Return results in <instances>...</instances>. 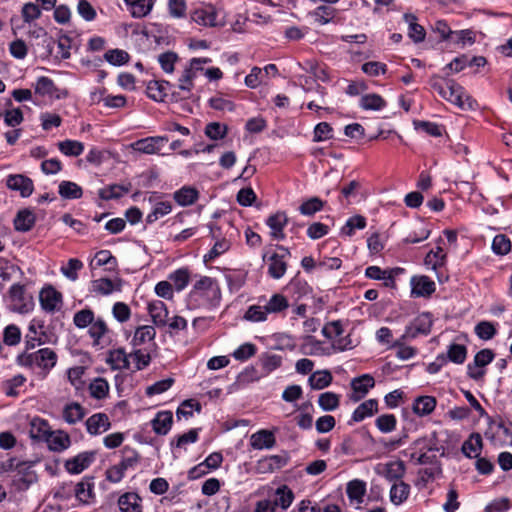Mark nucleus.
Instances as JSON below:
<instances>
[{
    "label": "nucleus",
    "mask_w": 512,
    "mask_h": 512,
    "mask_svg": "<svg viewBox=\"0 0 512 512\" xmlns=\"http://www.w3.org/2000/svg\"><path fill=\"white\" fill-rule=\"evenodd\" d=\"M332 374L328 370L316 371L308 379L309 385L314 390H322L332 382Z\"/></svg>",
    "instance_id": "35"
},
{
    "label": "nucleus",
    "mask_w": 512,
    "mask_h": 512,
    "mask_svg": "<svg viewBox=\"0 0 512 512\" xmlns=\"http://www.w3.org/2000/svg\"><path fill=\"white\" fill-rule=\"evenodd\" d=\"M96 453L84 451L65 461V469L70 474H79L87 469L95 460Z\"/></svg>",
    "instance_id": "10"
},
{
    "label": "nucleus",
    "mask_w": 512,
    "mask_h": 512,
    "mask_svg": "<svg viewBox=\"0 0 512 512\" xmlns=\"http://www.w3.org/2000/svg\"><path fill=\"white\" fill-rule=\"evenodd\" d=\"M58 149L66 156H79L84 151V145L80 141L76 140H65L58 144Z\"/></svg>",
    "instance_id": "46"
},
{
    "label": "nucleus",
    "mask_w": 512,
    "mask_h": 512,
    "mask_svg": "<svg viewBox=\"0 0 512 512\" xmlns=\"http://www.w3.org/2000/svg\"><path fill=\"white\" fill-rule=\"evenodd\" d=\"M85 425L89 434L98 435L107 431L111 423L105 413H96L86 420Z\"/></svg>",
    "instance_id": "14"
},
{
    "label": "nucleus",
    "mask_w": 512,
    "mask_h": 512,
    "mask_svg": "<svg viewBox=\"0 0 512 512\" xmlns=\"http://www.w3.org/2000/svg\"><path fill=\"white\" fill-rule=\"evenodd\" d=\"M29 433L33 439L46 440L51 433L50 426L46 420L40 417H34L30 421Z\"/></svg>",
    "instance_id": "25"
},
{
    "label": "nucleus",
    "mask_w": 512,
    "mask_h": 512,
    "mask_svg": "<svg viewBox=\"0 0 512 512\" xmlns=\"http://www.w3.org/2000/svg\"><path fill=\"white\" fill-rule=\"evenodd\" d=\"M276 444L274 432L261 429L250 436V445L255 450L271 449Z\"/></svg>",
    "instance_id": "13"
},
{
    "label": "nucleus",
    "mask_w": 512,
    "mask_h": 512,
    "mask_svg": "<svg viewBox=\"0 0 512 512\" xmlns=\"http://www.w3.org/2000/svg\"><path fill=\"white\" fill-rule=\"evenodd\" d=\"M35 223V216L29 210L19 211L14 219V226L17 231L27 232Z\"/></svg>",
    "instance_id": "38"
},
{
    "label": "nucleus",
    "mask_w": 512,
    "mask_h": 512,
    "mask_svg": "<svg viewBox=\"0 0 512 512\" xmlns=\"http://www.w3.org/2000/svg\"><path fill=\"white\" fill-rule=\"evenodd\" d=\"M58 192L63 199H79L83 194L82 188L72 181L60 182Z\"/></svg>",
    "instance_id": "36"
},
{
    "label": "nucleus",
    "mask_w": 512,
    "mask_h": 512,
    "mask_svg": "<svg viewBox=\"0 0 512 512\" xmlns=\"http://www.w3.org/2000/svg\"><path fill=\"white\" fill-rule=\"evenodd\" d=\"M168 141L167 136H150L131 143L130 147L132 150L143 154H160Z\"/></svg>",
    "instance_id": "5"
},
{
    "label": "nucleus",
    "mask_w": 512,
    "mask_h": 512,
    "mask_svg": "<svg viewBox=\"0 0 512 512\" xmlns=\"http://www.w3.org/2000/svg\"><path fill=\"white\" fill-rule=\"evenodd\" d=\"M85 414V409L77 402L67 404L63 409V419L68 424H75L81 421Z\"/></svg>",
    "instance_id": "32"
},
{
    "label": "nucleus",
    "mask_w": 512,
    "mask_h": 512,
    "mask_svg": "<svg viewBox=\"0 0 512 512\" xmlns=\"http://www.w3.org/2000/svg\"><path fill=\"white\" fill-rule=\"evenodd\" d=\"M108 332V327L102 318H97L89 326V335L94 345H99L101 338Z\"/></svg>",
    "instance_id": "48"
},
{
    "label": "nucleus",
    "mask_w": 512,
    "mask_h": 512,
    "mask_svg": "<svg viewBox=\"0 0 512 512\" xmlns=\"http://www.w3.org/2000/svg\"><path fill=\"white\" fill-rule=\"evenodd\" d=\"M107 363L113 370H124L130 366V357L123 348L109 351Z\"/></svg>",
    "instance_id": "22"
},
{
    "label": "nucleus",
    "mask_w": 512,
    "mask_h": 512,
    "mask_svg": "<svg viewBox=\"0 0 512 512\" xmlns=\"http://www.w3.org/2000/svg\"><path fill=\"white\" fill-rule=\"evenodd\" d=\"M89 391L92 397L96 399H103L109 392V384L103 378H96L89 386Z\"/></svg>",
    "instance_id": "57"
},
{
    "label": "nucleus",
    "mask_w": 512,
    "mask_h": 512,
    "mask_svg": "<svg viewBox=\"0 0 512 512\" xmlns=\"http://www.w3.org/2000/svg\"><path fill=\"white\" fill-rule=\"evenodd\" d=\"M282 358L276 354H267L261 357L260 364L262 366V374L257 376L256 379H259L261 376L267 375L272 371L276 370L281 366Z\"/></svg>",
    "instance_id": "43"
},
{
    "label": "nucleus",
    "mask_w": 512,
    "mask_h": 512,
    "mask_svg": "<svg viewBox=\"0 0 512 512\" xmlns=\"http://www.w3.org/2000/svg\"><path fill=\"white\" fill-rule=\"evenodd\" d=\"M120 290H121L120 280L118 281L117 284H115L112 280H110L108 278H99V279L93 280L91 283V291L96 294L103 295V296L110 295L111 293H113V291H120Z\"/></svg>",
    "instance_id": "24"
},
{
    "label": "nucleus",
    "mask_w": 512,
    "mask_h": 512,
    "mask_svg": "<svg viewBox=\"0 0 512 512\" xmlns=\"http://www.w3.org/2000/svg\"><path fill=\"white\" fill-rule=\"evenodd\" d=\"M492 250L497 255H506L511 251V241L504 234H498L492 241Z\"/></svg>",
    "instance_id": "55"
},
{
    "label": "nucleus",
    "mask_w": 512,
    "mask_h": 512,
    "mask_svg": "<svg viewBox=\"0 0 512 512\" xmlns=\"http://www.w3.org/2000/svg\"><path fill=\"white\" fill-rule=\"evenodd\" d=\"M45 441L47 442L49 449L54 452H62L71 444L69 435L60 430L51 432Z\"/></svg>",
    "instance_id": "21"
},
{
    "label": "nucleus",
    "mask_w": 512,
    "mask_h": 512,
    "mask_svg": "<svg viewBox=\"0 0 512 512\" xmlns=\"http://www.w3.org/2000/svg\"><path fill=\"white\" fill-rule=\"evenodd\" d=\"M323 201L318 197H312L299 206V212L304 216H313L316 212L322 210Z\"/></svg>",
    "instance_id": "56"
},
{
    "label": "nucleus",
    "mask_w": 512,
    "mask_h": 512,
    "mask_svg": "<svg viewBox=\"0 0 512 512\" xmlns=\"http://www.w3.org/2000/svg\"><path fill=\"white\" fill-rule=\"evenodd\" d=\"M9 297L13 305L20 311L25 305V287L21 284H13L9 289Z\"/></svg>",
    "instance_id": "62"
},
{
    "label": "nucleus",
    "mask_w": 512,
    "mask_h": 512,
    "mask_svg": "<svg viewBox=\"0 0 512 512\" xmlns=\"http://www.w3.org/2000/svg\"><path fill=\"white\" fill-rule=\"evenodd\" d=\"M277 248L282 251V254L273 253L269 257V267H268V274L273 279H280L283 277L287 270V262L285 258L287 256H290V251L288 248L278 245Z\"/></svg>",
    "instance_id": "7"
},
{
    "label": "nucleus",
    "mask_w": 512,
    "mask_h": 512,
    "mask_svg": "<svg viewBox=\"0 0 512 512\" xmlns=\"http://www.w3.org/2000/svg\"><path fill=\"white\" fill-rule=\"evenodd\" d=\"M117 503L121 512H142V499L135 492L122 494Z\"/></svg>",
    "instance_id": "15"
},
{
    "label": "nucleus",
    "mask_w": 512,
    "mask_h": 512,
    "mask_svg": "<svg viewBox=\"0 0 512 512\" xmlns=\"http://www.w3.org/2000/svg\"><path fill=\"white\" fill-rule=\"evenodd\" d=\"M83 268V263L76 258L68 260L66 266L61 267L62 274L71 281H76L78 278V271Z\"/></svg>",
    "instance_id": "60"
},
{
    "label": "nucleus",
    "mask_w": 512,
    "mask_h": 512,
    "mask_svg": "<svg viewBox=\"0 0 512 512\" xmlns=\"http://www.w3.org/2000/svg\"><path fill=\"white\" fill-rule=\"evenodd\" d=\"M347 495L351 501H356L357 503H361L363 501V497L366 493V484L365 482L355 479L350 481L347 484Z\"/></svg>",
    "instance_id": "41"
},
{
    "label": "nucleus",
    "mask_w": 512,
    "mask_h": 512,
    "mask_svg": "<svg viewBox=\"0 0 512 512\" xmlns=\"http://www.w3.org/2000/svg\"><path fill=\"white\" fill-rule=\"evenodd\" d=\"M198 196L199 193L195 188L184 186L174 193V200L180 206H189L197 201Z\"/></svg>",
    "instance_id": "34"
},
{
    "label": "nucleus",
    "mask_w": 512,
    "mask_h": 512,
    "mask_svg": "<svg viewBox=\"0 0 512 512\" xmlns=\"http://www.w3.org/2000/svg\"><path fill=\"white\" fill-rule=\"evenodd\" d=\"M169 87L168 81H150L147 85V96L157 102L164 101Z\"/></svg>",
    "instance_id": "29"
},
{
    "label": "nucleus",
    "mask_w": 512,
    "mask_h": 512,
    "mask_svg": "<svg viewBox=\"0 0 512 512\" xmlns=\"http://www.w3.org/2000/svg\"><path fill=\"white\" fill-rule=\"evenodd\" d=\"M104 58L114 66H121L128 62L129 54L121 49H112L105 53Z\"/></svg>",
    "instance_id": "64"
},
{
    "label": "nucleus",
    "mask_w": 512,
    "mask_h": 512,
    "mask_svg": "<svg viewBox=\"0 0 512 512\" xmlns=\"http://www.w3.org/2000/svg\"><path fill=\"white\" fill-rule=\"evenodd\" d=\"M6 186L12 190L19 192L22 197H29L34 190L32 179L23 174H11L6 178Z\"/></svg>",
    "instance_id": "9"
},
{
    "label": "nucleus",
    "mask_w": 512,
    "mask_h": 512,
    "mask_svg": "<svg viewBox=\"0 0 512 512\" xmlns=\"http://www.w3.org/2000/svg\"><path fill=\"white\" fill-rule=\"evenodd\" d=\"M172 211V205L168 201L155 204L153 210L147 215L146 222L152 224Z\"/></svg>",
    "instance_id": "49"
},
{
    "label": "nucleus",
    "mask_w": 512,
    "mask_h": 512,
    "mask_svg": "<svg viewBox=\"0 0 512 512\" xmlns=\"http://www.w3.org/2000/svg\"><path fill=\"white\" fill-rule=\"evenodd\" d=\"M294 494L287 486L283 485L276 490V498L273 500L275 506L286 510L293 502Z\"/></svg>",
    "instance_id": "47"
},
{
    "label": "nucleus",
    "mask_w": 512,
    "mask_h": 512,
    "mask_svg": "<svg viewBox=\"0 0 512 512\" xmlns=\"http://www.w3.org/2000/svg\"><path fill=\"white\" fill-rule=\"evenodd\" d=\"M378 410V401L376 399H369L361 403L353 412L352 420L354 422H361L365 418L372 416Z\"/></svg>",
    "instance_id": "26"
},
{
    "label": "nucleus",
    "mask_w": 512,
    "mask_h": 512,
    "mask_svg": "<svg viewBox=\"0 0 512 512\" xmlns=\"http://www.w3.org/2000/svg\"><path fill=\"white\" fill-rule=\"evenodd\" d=\"M57 91V88L54 85L52 79L41 76L37 79L35 84V92L41 96H54Z\"/></svg>",
    "instance_id": "50"
},
{
    "label": "nucleus",
    "mask_w": 512,
    "mask_h": 512,
    "mask_svg": "<svg viewBox=\"0 0 512 512\" xmlns=\"http://www.w3.org/2000/svg\"><path fill=\"white\" fill-rule=\"evenodd\" d=\"M94 320V312L90 308L77 311L73 317V323L79 329L90 326Z\"/></svg>",
    "instance_id": "51"
},
{
    "label": "nucleus",
    "mask_w": 512,
    "mask_h": 512,
    "mask_svg": "<svg viewBox=\"0 0 512 512\" xmlns=\"http://www.w3.org/2000/svg\"><path fill=\"white\" fill-rule=\"evenodd\" d=\"M388 481L397 482L405 474V463L402 460L390 461L383 465L380 472Z\"/></svg>",
    "instance_id": "23"
},
{
    "label": "nucleus",
    "mask_w": 512,
    "mask_h": 512,
    "mask_svg": "<svg viewBox=\"0 0 512 512\" xmlns=\"http://www.w3.org/2000/svg\"><path fill=\"white\" fill-rule=\"evenodd\" d=\"M148 312L154 325L164 327L167 325L168 310L163 301L155 300L148 304Z\"/></svg>",
    "instance_id": "17"
},
{
    "label": "nucleus",
    "mask_w": 512,
    "mask_h": 512,
    "mask_svg": "<svg viewBox=\"0 0 512 512\" xmlns=\"http://www.w3.org/2000/svg\"><path fill=\"white\" fill-rule=\"evenodd\" d=\"M93 489V478L85 477L76 485L75 496L82 503H89L94 496Z\"/></svg>",
    "instance_id": "28"
},
{
    "label": "nucleus",
    "mask_w": 512,
    "mask_h": 512,
    "mask_svg": "<svg viewBox=\"0 0 512 512\" xmlns=\"http://www.w3.org/2000/svg\"><path fill=\"white\" fill-rule=\"evenodd\" d=\"M286 460L278 455H271L260 459L257 463V470L261 473H271L275 469L284 466Z\"/></svg>",
    "instance_id": "31"
},
{
    "label": "nucleus",
    "mask_w": 512,
    "mask_h": 512,
    "mask_svg": "<svg viewBox=\"0 0 512 512\" xmlns=\"http://www.w3.org/2000/svg\"><path fill=\"white\" fill-rule=\"evenodd\" d=\"M340 396L334 392H324L318 397V405L323 411H333L338 408Z\"/></svg>",
    "instance_id": "45"
},
{
    "label": "nucleus",
    "mask_w": 512,
    "mask_h": 512,
    "mask_svg": "<svg viewBox=\"0 0 512 512\" xmlns=\"http://www.w3.org/2000/svg\"><path fill=\"white\" fill-rule=\"evenodd\" d=\"M404 20L409 25L408 35L416 43L422 42L425 39L424 28L416 23V16L413 14H404Z\"/></svg>",
    "instance_id": "37"
},
{
    "label": "nucleus",
    "mask_w": 512,
    "mask_h": 512,
    "mask_svg": "<svg viewBox=\"0 0 512 512\" xmlns=\"http://www.w3.org/2000/svg\"><path fill=\"white\" fill-rule=\"evenodd\" d=\"M411 294L414 297H429L436 289L434 281L428 276H414L411 278Z\"/></svg>",
    "instance_id": "12"
},
{
    "label": "nucleus",
    "mask_w": 512,
    "mask_h": 512,
    "mask_svg": "<svg viewBox=\"0 0 512 512\" xmlns=\"http://www.w3.org/2000/svg\"><path fill=\"white\" fill-rule=\"evenodd\" d=\"M386 106V101L378 94H366L360 99V107L364 110L379 111Z\"/></svg>",
    "instance_id": "40"
},
{
    "label": "nucleus",
    "mask_w": 512,
    "mask_h": 512,
    "mask_svg": "<svg viewBox=\"0 0 512 512\" xmlns=\"http://www.w3.org/2000/svg\"><path fill=\"white\" fill-rule=\"evenodd\" d=\"M375 385V380L370 374H363L359 377L354 378L351 381V387L356 394V396L353 397L355 401L361 399L364 397L369 389L373 388Z\"/></svg>",
    "instance_id": "16"
},
{
    "label": "nucleus",
    "mask_w": 512,
    "mask_h": 512,
    "mask_svg": "<svg viewBox=\"0 0 512 512\" xmlns=\"http://www.w3.org/2000/svg\"><path fill=\"white\" fill-rule=\"evenodd\" d=\"M133 18H143L153 9L155 0H124Z\"/></svg>",
    "instance_id": "20"
},
{
    "label": "nucleus",
    "mask_w": 512,
    "mask_h": 512,
    "mask_svg": "<svg viewBox=\"0 0 512 512\" xmlns=\"http://www.w3.org/2000/svg\"><path fill=\"white\" fill-rule=\"evenodd\" d=\"M436 404V398L433 396H419L414 400L412 410L416 415L423 417L430 415L436 408Z\"/></svg>",
    "instance_id": "19"
},
{
    "label": "nucleus",
    "mask_w": 512,
    "mask_h": 512,
    "mask_svg": "<svg viewBox=\"0 0 512 512\" xmlns=\"http://www.w3.org/2000/svg\"><path fill=\"white\" fill-rule=\"evenodd\" d=\"M268 311L265 305H251L245 312L244 319L251 322H262L267 319Z\"/></svg>",
    "instance_id": "61"
},
{
    "label": "nucleus",
    "mask_w": 512,
    "mask_h": 512,
    "mask_svg": "<svg viewBox=\"0 0 512 512\" xmlns=\"http://www.w3.org/2000/svg\"><path fill=\"white\" fill-rule=\"evenodd\" d=\"M221 289L218 282L208 276L201 277L186 298L189 310H212L220 305Z\"/></svg>",
    "instance_id": "1"
},
{
    "label": "nucleus",
    "mask_w": 512,
    "mask_h": 512,
    "mask_svg": "<svg viewBox=\"0 0 512 512\" xmlns=\"http://www.w3.org/2000/svg\"><path fill=\"white\" fill-rule=\"evenodd\" d=\"M57 359L55 351L50 348H42L33 352H22L17 356L16 362L21 367L28 369L39 368L47 374L56 365Z\"/></svg>",
    "instance_id": "3"
},
{
    "label": "nucleus",
    "mask_w": 512,
    "mask_h": 512,
    "mask_svg": "<svg viewBox=\"0 0 512 512\" xmlns=\"http://www.w3.org/2000/svg\"><path fill=\"white\" fill-rule=\"evenodd\" d=\"M429 83L431 87L438 92V94L445 100L457 105L460 108H465L467 105L472 107V99L466 94L464 88L452 79H446L444 83L440 81L438 75H432Z\"/></svg>",
    "instance_id": "2"
},
{
    "label": "nucleus",
    "mask_w": 512,
    "mask_h": 512,
    "mask_svg": "<svg viewBox=\"0 0 512 512\" xmlns=\"http://www.w3.org/2000/svg\"><path fill=\"white\" fill-rule=\"evenodd\" d=\"M173 287L178 291L184 290L190 281V272L188 268H179L168 277Z\"/></svg>",
    "instance_id": "39"
},
{
    "label": "nucleus",
    "mask_w": 512,
    "mask_h": 512,
    "mask_svg": "<svg viewBox=\"0 0 512 512\" xmlns=\"http://www.w3.org/2000/svg\"><path fill=\"white\" fill-rule=\"evenodd\" d=\"M447 362L451 361L455 364H463L467 357V348L462 344H450L447 349Z\"/></svg>",
    "instance_id": "42"
},
{
    "label": "nucleus",
    "mask_w": 512,
    "mask_h": 512,
    "mask_svg": "<svg viewBox=\"0 0 512 512\" xmlns=\"http://www.w3.org/2000/svg\"><path fill=\"white\" fill-rule=\"evenodd\" d=\"M432 324L430 313L419 314L405 327L402 340L415 339L419 335H428L431 332Z\"/></svg>",
    "instance_id": "4"
},
{
    "label": "nucleus",
    "mask_w": 512,
    "mask_h": 512,
    "mask_svg": "<svg viewBox=\"0 0 512 512\" xmlns=\"http://www.w3.org/2000/svg\"><path fill=\"white\" fill-rule=\"evenodd\" d=\"M365 227L366 219L361 215H355L346 221V224L341 229V233L351 237L355 229H364Z\"/></svg>",
    "instance_id": "53"
},
{
    "label": "nucleus",
    "mask_w": 512,
    "mask_h": 512,
    "mask_svg": "<svg viewBox=\"0 0 512 512\" xmlns=\"http://www.w3.org/2000/svg\"><path fill=\"white\" fill-rule=\"evenodd\" d=\"M482 437L478 433L472 434L462 445V452L469 458H476L479 456L482 449Z\"/></svg>",
    "instance_id": "30"
},
{
    "label": "nucleus",
    "mask_w": 512,
    "mask_h": 512,
    "mask_svg": "<svg viewBox=\"0 0 512 512\" xmlns=\"http://www.w3.org/2000/svg\"><path fill=\"white\" fill-rule=\"evenodd\" d=\"M475 334L482 340H490L492 339L496 333V327L493 323L489 321H481L475 326Z\"/></svg>",
    "instance_id": "58"
},
{
    "label": "nucleus",
    "mask_w": 512,
    "mask_h": 512,
    "mask_svg": "<svg viewBox=\"0 0 512 512\" xmlns=\"http://www.w3.org/2000/svg\"><path fill=\"white\" fill-rule=\"evenodd\" d=\"M191 20L203 27H216L217 12L214 6L202 4L191 11Z\"/></svg>",
    "instance_id": "6"
},
{
    "label": "nucleus",
    "mask_w": 512,
    "mask_h": 512,
    "mask_svg": "<svg viewBox=\"0 0 512 512\" xmlns=\"http://www.w3.org/2000/svg\"><path fill=\"white\" fill-rule=\"evenodd\" d=\"M397 424L396 417L393 414H383L375 420L376 427L382 433H390L395 430Z\"/></svg>",
    "instance_id": "59"
},
{
    "label": "nucleus",
    "mask_w": 512,
    "mask_h": 512,
    "mask_svg": "<svg viewBox=\"0 0 512 512\" xmlns=\"http://www.w3.org/2000/svg\"><path fill=\"white\" fill-rule=\"evenodd\" d=\"M26 378L23 375H16L3 383V391L7 396L17 397L21 386L25 383Z\"/></svg>",
    "instance_id": "52"
},
{
    "label": "nucleus",
    "mask_w": 512,
    "mask_h": 512,
    "mask_svg": "<svg viewBox=\"0 0 512 512\" xmlns=\"http://www.w3.org/2000/svg\"><path fill=\"white\" fill-rule=\"evenodd\" d=\"M173 414L171 411H160L151 421L153 431L158 435H166L172 426Z\"/></svg>",
    "instance_id": "18"
},
{
    "label": "nucleus",
    "mask_w": 512,
    "mask_h": 512,
    "mask_svg": "<svg viewBox=\"0 0 512 512\" xmlns=\"http://www.w3.org/2000/svg\"><path fill=\"white\" fill-rule=\"evenodd\" d=\"M156 330L152 325H143L136 328L131 344L134 347L141 346L155 339Z\"/></svg>",
    "instance_id": "27"
},
{
    "label": "nucleus",
    "mask_w": 512,
    "mask_h": 512,
    "mask_svg": "<svg viewBox=\"0 0 512 512\" xmlns=\"http://www.w3.org/2000/svg\"><path fill=\"white\" fill-rule=\"evenodd\" d=\"M410 494V485L403 482H395L390 489V500L394 505L405 502Z\"/></svg>",
    "instance_id": "33"
},
{
    "label": "nucleus",
    "mask_w": 512,
    "mask_h": 512,
    "mask_svg": "<svg viewBox=\"0 0 512 512\" xmlns=\"http://www.w3.org/2000/svg\"><path fill=\"white\" fill-rule=\"evenodd\" d=\"M193 409L200 413L202 406L198 401L193 399L184 400L176 411L177 417L180 419L182 416L189 418L193 415Z\"/></svg>",
    "instance_id": "54"
},
{
    "label": "nucleus",
    "mask_w": 512,
    "mask_h": 512,
    "mask_svg": "<svg viewBox=\"0 0 512 512\" xmlns=\"http://www.w3.org/2000/svg\"><path fill=\"white\" fill-rule=\"evenodd\" d=\"M288 224V217L285 212L278 211L266 219V225L270 228V236L274 240L285 239L284 227Z\"/></svg>",
    "instance_id": "11"
},
{
    "label": "nucleus",
    "mask_w": 512,
    "mask_h": 512,
    "mask_svg": "<svg viewBox=\"0 0 512 512\" xmlns=\"http://www.w3.org/2000/svg\"><path fill=\"white\" fill-rule=\"evenodd\" d=\"M265 307L269 313H280L289 307L287 298L279 293L273 294L271 298L265 304Z\"/></svg>",
    "instance_id": "44"
},
{
    "label": "nucleus",
    "mask_w": 512,
    "mask_h": 512,
    "mask_svg": "<svg viewBox=\"0 0 512 512\" xmlns=\"http://www.w3.org/2000/svg\"><path fill=\"white\" fill-rule=\"evenodd\" d=\"M62 294L54 287H44L39 294V301L42 309L45 312L53 313L59 310L62 305Z\"/></svg>",
    "instance_id": "8"
},
{
    "label": "nucleus",
    "mask_w": 512,
    "mask_h": 512,
    "mask_svg": "<svg viewBox=\"0 0 512 512\" xmlns=\"http://www.w3.org/2000/svg\"><path fill=\"white\" fill-rule=\"evenodd\" d=\"M228 132V127L219 122H211L205 127V134L212 140L223 139Z\"/></svg>",
    "instance_id": "63"
}]
</instances>
